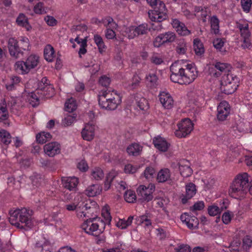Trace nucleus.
<instances>
[{"label": "nucleus", "instance_id": "nucleus-32", "mask_svg": "<svg viewBox=\"0 0 252 252\" xmlns=\"http://www.w3.org/2000/svg\"><path fill=\"white\" fill-rule=\"evenodd\" d=\"M94 22L96 24L102 23L103 25L107 28L116 29L118 26L117 24L114 21L113 19L110 17H106L103 18L101 21H98L95 19Z\"/></svg>", "mask_w": 252, "mask_h": 252}, {"label": "nucleus", "instance_id": "nucleus-59", "mask_svg": "<svg viewBox=\"0 0 252 252\" xmlns=\"http://www.w3.org/2000/svg\"><path fill=\"white\" fill-rule=\"evenodd\" d=\"M252 244V240L249 236H246L243 239L242 247L244 250L247 251L250 249Z\"/></svg>", "mask_w": 252, "mask_h": 252}, {"label": "nucleus", "instance_id": "nucleus-63", "mask_svg": "<svg viewBox=\"0 0 252 252\" xmlns=\"http://www.w3.org/2000/svg\"><path fill=\"white\" fill-rule=\"evenodd\" d=\"M138 169L137 166H134L131 164H127L125 165L124 171L126 173L133 174L135 173Z\"/></svg>", "mask_w": 252, "mask_h": 252}, {"label": "nucleus", "instance_id": "nucleus-39", "mask_svg": "<svg viewBox=\"0 0 252 252\" xmlns=\"http://www.w3.org/2000/svg\"><path fill=\"white\" fill-rule=\"evenodd\" d=\"M52 135L49 132L45 131L41 132L36 134V139L38 143L43 144L47 141L51 140Z\"/></svg>", "mask_w": 252, "mask_h": 252}, {"label": "nucleus", "instance_id": "nucleus-9", "mask_svg": "<svg viewBox=\"0 0 252 252\" xmlns=\"http://www.w3.org/2000/svg\"><path fill=\"white\" fill-rule=\"evenodd\" d=\"M181 71L184 78L185 84H189L192 82L197 76V71L195 65L193 63H187L182 66Z\"/></svg>", "mask_w": 252, "mask_h": 252}, {"label": "nucleus", "instance_id": "nucleus-24", "mask_svg": "<svg viewBox=\"0 0 252 252\" xmlns=\"http://www.w3.org/2000/svg\"><path fill=\"white\" fill-rule=\"evenodd\" d=\"M153 144L155 147L160 152H166L170 146V144L166 140L159 136L153 139Z\"/></svg>", "mask_w": 252, "mask_h": 252}, {"label": "nucleus", "instance_id": "nucleus-61", "mask_svg": "<svg viewBox=\"0 0 252 252\" xmlns=\"http://www.w3.org/2000/svg\"><path fill=\"white\" fill-rule=\"evenodd\" d=\"M208 72L211 76L218 78L220 76V73L218 72L216 65L209 66L208 69Z\"/></svg>", "mask_w": 252, "mask_h": 252}, {"label": "nucleus", "instance_id": "nucleus-23", "mask_svg": "<svg viewBox=\"0 0 252 252\" xmlns=\"http://www.w3.org/2000/svg\"><path fill=\"white\" fill-rule=\"evenodd\" d=\"M62 182L63 187L70 191L75 190L79 182L75 177H63Z\"/></svg>", "mask_w": 252, "mask_h": 252}, {"label": "nucleus", "instance_id": "nucleus-10", "mask_svg": "<svg viewBox=\"0 0 252 252\" xmlns=\"http://www.w3.org/2000/svg\"><path fill=\"white\" fill-rule=\"evenodd\" d=\"M236 27L240 32L242 37L241 47L243 49L250 48L252 46L250 40L251 33L249 29V25L247 23H236Z\"/></svg>", "mask_w": 252, "mask_h": 252}, {"label": "nucleus", "instance_id": "nucleus-13", "mask_svg": "<svg viewBox=\"0 0 252 252\" xmlns=\"http://www.w3.org/2000/svg\"><path fill=\"white\" fill-rule=\"evenodd\" d=\"M148 32L146 24H141L138 27L131 26L125 28V35L129 39H133L141 34H146Z\"/></svg>", "mask_w": 252, "mask_h": 252}, {"label": "nucleus", "instance_id": "nucleus-53", "mask_svg": "<svg viewBox=\"0 0 252 252\" xmlns=\"http://www.w3.org/2000/svg\"><path fill=\"white\" fill-rule=\"evenodd\" d=\"M116 177V173L114 172H111L109 173L104 183V189L105 190H107L110 189L111 182Z\"/></svg>", "mask_w": 252, "mask_h": 252}, {"label": "nucleus", "instance_id": "nucleus-49", "mask_svg": "<svg viewBox=\"0 0 252 252\" xmlns=\"http://www.w3.org/2000/svg\"><path fill=\"white\" fill-rule=\"evenodd\" d=\"M77 105L75 100L73 98L68 99L65 103V109L68 112H71L76 109Z\"/></svg>", "mask_w": 252, "mask_h": 252}, {"label": "nucleus", "instance_id": "nucleus-45", "mask_svg": "<svg viewBox=\"0 0 252 252\" xmlns=\"http://www.w3.org/2000/svg\"><path fill=\"white\" fill-rule=\"evenodd\" d=\"M218 72L220 73V76L222 73L229 72L231 68L229 64L217 62L215 64Z\"/></svg>", "mask_w": 252, "mask_h": 252}, {"label": "nucleus", "instance_id": "nucleus-28", "mask_svg": "<svg viewBox=\"0 0 252 252\" xmlns=\"http://www.w3.org/2000/svg\"><path fill=\"white\" fill-rule=\"evenodd\" d=\"M239 85H235L234 82L230 83L228 82H221V89L225 94H229L233 93L237 89Z\"/></svg>", "mask_w": 252, "mask_h": 252}, {"label": "nucleus", "instance_id": "nucleus-6", "mask_svg": "<svg viewBox=\"0 0 252 252\" xmlns=\"http://www.w3.org/2000/svg\"><path fill=\"white\" fill-rule=\"evenodd\" d=\"M39 63V57L34 54L28 57L25 61H18L15 63L16 70L21 74L28 73L32 69L37 66Z\"/></svg>", "mask_w": 252, "mask_h": 252}, {"label": "nucleus", "instance_id": "nucleus-47", "mask_svg": "<svg viewBox=\"0 0 252 252\" xmlns=\"http://www.w3.org/2000/svg\"><path fill=\"white\" fill-rule=\"evenodd\" d=\"M91 177L95 180H102L104 177V173L101 168L95 167L91 171Z\"/></svg>", "mask_w": 252, "mask_h": 252}, {"label": "nucleus", "instance_id": "nucleus-1", "mask_svg": "<svg viewBox=\"0 0 252 252\" xmlns=\"http://www.w3.org/2000/svg\"><path fill=\"white\" fill-rule=\"evenodd\" d=\"M32 213V210L26 208L10 209L9 211V221L11 225L19 229H31L33 226Z\"/></svg>", "mask_w": 252, "mask_h": 252}, {"label": "nucleus", "instance_id": "nucleus-46", "mask_svg": "<svg viewBox=\"0 0 252 252\" xmlns=\"http://www.w3.org/2000/svg\"><path fill=\"white\" fill-rule=\"evenodd\" d=\"M84 66L89 68V71L92 75L95 74L100 69L99 65L96 63L95 61H91L90 63H86Z\"/></svg>", "mask_w": 252, "mask_h": 252}, {"label": "nucleus", "instance_id": "nucleus-64", "mask_svg": "<svg viewBox=\"0 0 252 252\" xmlns=\"http://www.w3.org/2000/svg\"><path fill=\"white\" fill-rule=\"evenodd\" d=\"M151 61L152 63L158 65L163 63V59L160 55L154 54L151 58Z\"/></svg>", "mask_w": 252, "mask_h": 252}, {"label": "nucleus", "instance_id": "nucleus-38", "mask_svg": "<svg viewBox=\"0 0 252 252\" xmlns=\"http://www.w3.org/2000/svg\"><path fill=\"white\" fill-rule=\"evenodd\" d=\"M133 220V216H129L127 220L119 219L116 223V226L121 229H126L132 224Z\"/></svg>", "mask_w": 252, "mask_h": 252}, {"label": "nucleus", "instance_id": "nucleus-25", "mask_svg": "<svg viewBox=\"0 0 252 252\" xmlns=\"http://www.w3.org/2000/svg\"><path fill=\"white\" fill-rule=\"evenodd\" d=\"M172 25L177 32L181 35H187L190 33V31L185 26V24L181 23L178 19H173L172 21Z\"/></svg>", "mask_w": 252, "mask_h": 252}, {"label": "nucleus", "instance_id": "nucleus-2", "mask_svg": "<svg viewBox=\"0 0 252 252\" xmlns=\"http://www.w3.org/2000/svg\"><path fill=\"white\" fill-rule=\"evenodd\" d=\"M249 176L244 172L235 178L229 189V194L236 199H240L247 193L249 187Z\"/></svg>", "mask_w": 252, "mask_h": 252}, {"label": "nucleus", "instance_id": "nucleus-22", "mask_svg": "<svg viewBox=\"0 0 252 252\" xmlns=\"http://www.w3.org/2000/svg\"><path fill=\"white\" fill-rule=\"evenodd\" d=\"M181 220L190 229H194L198 225V219L194 216H191L188 213H184L180 217Z\"/></svg>", "mask_w": 252, "mask_h": 252}, {"label": "nucleus", "instance_id": "nucleus-40", "mask_svg": "<svg viewBox=\"0 0 252 252\" xmlns=\"http://www.w3.org/2000/svg\"><path fill=\"white\" fill-rule=\"evenodd\" d=\"M181 175L183 177H188L192 173V170L190 167L189 163L186 164H181L179 166Z\"/></svg>", "mask_w": 252, "mask_h": 252}, {"label": "nucleus", "instance_id": "nucleus-15", "mask_svg": "<svg viewBox=\"0 0 252 252\" xmlns=\"http://www.w3.org/2000/svg\"><path fill=\"white\" fill-rule=\"evenodd\" d=\"M175 39L176 35L174 32H166L160 34L156 37L154 41V45L155 47H159L164 44L174 41Z\"/></svg>", "mask_w": 252, "mask_h": 252}, {"label": "nucleus", "instance_id": "nucleus-18", "mask_svg": "<svg viewBox=\"0 0 252 252\" xmlns=\"http://www.w3.org/2000/svg\"><path fill=\"white\" fill-rule=\"evenodd\" d=\"M95 127V125L92 123L86 124L81 131L82 138L87 141H92L94 137Z\"/></svg>", "mask_w": 252, "mask_h": 252}, {"label": "nucleus", "instance_id": "nucleus-56", "mask_svg": "<svg viewBox=\"0 0 252 252\" xmlns=\"http://www.w3.org/2000/svg\"><path fill=\"white\" fill-rule=\"evenodd\" d=\"M204 11L202 7L196 6L194 8V15L197 17L199 20L205 22Z\"/></svg>", "mask_w": 252, "mask_h": 252}, {"label": "nucleus", "instance_id": "nucleus-34", "mask_svg": "<svg viewBox=\"0 0 252 252\" xmlns=\"http://www.w3.org/2000/svg\"><path fill=\"white\" fill-rule=\"evenodd\" d=\"M44 56L45 59L51 62L55 58V51L54 48L50 44L47 45L44 50Z\"/></svg>", "mask_w": 252, "mask_h": 252}, {"label": "nucleus", "instance_id": "nucleus-30", "mask_svg": "<svg viewBox=\"0 0 252 252\" xmlns=\"http://www.w3.org/2000/svg\"><path fill=\"white\" fill-rule=\"evenodd\" d=\"M102 189L98 184H93L89 186L86 189V193L89 196H95L99 194Z\"/></svg>", "mask_w": 252, "mask_h": 252}, {"label": "nucleus", "instance_id": "nucleus-36", "mask_svg": "<svg viewBox=\"0 0 252 252\" xmlns=\"http://www.w3.org/2000/svg\"><path fill=\"white\" fill-rule=\"evenodd\" d=\"M94 40L98 47L99 52L100 53L104 52L106 50V46L102 37L97 34H95L94 36Z\"/></svg>", "mask_w": 252, "mask_h": 252}, {"label": "nucleus", "instance_id": "nucleus-50", "mask_svg": "<svg viewBox=\"0 0 252 252\" xmlns=\"http://www.w3.org/2000/svg\"><path fill=\"white\" fill-rule=\"evenodd\" d=\"M225 42V38H217L213 41V46L218 51L225 52L226 51H222V49Z\"/></svg>", "mask_w": 252, "mask_h": 252}, {"label": "nucleus", "instance_id": "nucleus-7", "mask_svg": "<svg viewBox=\"0 0 252 252\" xmlns=\"http://www.w3.org/2000/svg\"><path fill=\"white\" fill-rule=\"evenodd\" d=\"M84 202H79L77 204L75 203L67 204L66 209L69 211L76 210L77 215L79 218H90L94 208L88 206Z\"/></svg>", "mask_w": 252, "mask_h": 252}, {"label": "nucleus", "instance_id": "nucleus-11", "mask_svg": "<svg viewBox=\"0 0 252 252\" xmlns=\"http://www.w3.org/2000/svg\"><path fill=\"white\" fill-rule=\"evenodd\" d=\"M155 189L154 184H150L147 187L140 185L137 189V195L142 201L149 202L153 198V193Z\"/></svg>", "mask_w": 252, "mask_h": 252}, {"label": "nucleus", "instance_id": "nucleus-42", "mask_svg": "<svg viewBox=\"0 0 252 252\" xmlns=\"http://www.w3.org/2000/svg\"><path fill=\"white\" fill-rule=\"evenodd\" d=\"M0 140L5 145L9 144L11 142L10 133L4 129L0 130Z\"/></svg>", "mask_w": 252, "mask_h": 252}, {"label": "nucleus", "instance_id": "nucleus-48", "mask_svg": "<svg viewBox=\"0 0 252 252\" xmlns=\"http://www.w3.org/2000/svg\"><path fill=\"white\" fill-rule=\"evenodd\" d=\"M101 215L104 218L105 221L104 222L105 223V224L106 223L109 224L112 218L110 215V208L108 205H106L102 208L101 210Z\"/></svg>", "mask_w": 252, "mask_h": 252}, {"label": "nucleus", "instance_id": "nucleus-21", "mask_svg": "<svg viewBox=\"0 0 252 252\" xmlns=\"http://www.w3.org/2000/svg\"><path fill=\"white\" fill-rule=\"evenodd\" d=\"M210 24V31L208 33L207 36L211 38V35H215L216 36L219 35L220 34V20L216 15H214L210 17L209 20Z\"/></svg>", "mask_w": 252, "mask_h": 252}, {"label": "nucleus", "instance_id": "nucleus-51", "mask_svg": "<svg viewBox=\"0 0 252 252\" xmlns=\"http://www.w3.org/2000/svg\"><path fill=\"white\" fill-rule=\"evenodd\" d=\"M76 115H67L62 120V124L64 126H70L76 121Z\"/></svg>", "mask_w": 252, "mask_h": 252}, {"label": "nucleus", "instance_id": "nucleus-55", "mask_svg": "<svg viewBox=\"0 0 252 252\" xmlns=\"http://www.w3.org/2000/svg\"><path fill=\"white\" fill-rule=\"evenodd\" d=\"M187 50V43L183 40L180 41L176 47L177 53L180 55H184L186 53Z\"/></svg>", "mask_w": 252, "mask_h": 252}, {"label": "nucleus", "instance_id": "nucleus-12", "mask_svg": "<svg viewBox=\"0 0 252 252\" xmlns=\"http://www.w3.org/2000/svg\"><path fill=\"white\" fill-rule=\"evenodd\" d=\"M36 93L41 97H49L54 94V90L52 86L48 82L46 77H43L38 82Z\"/></svg>", "mask_w": 252, "mask_h": 252}, {"label": "nucleus", "instance_id": "nucleus-27", "mask_svg": "<svg viewBox=\"0 0 252 252\" xmlns=\"http://www.w3.org/2000/svg\"><path fill=\"white\" fill-rule=\"evenodd\" d=\"M52 250L51 243L47 240L37 242L34 246L35 252H51Z\"/></svg>", "mask_w": 252, "mask_h": 252}, {"label": "nucleus", "instance_id": "nucleus-54", "mask_svg": "<svg viewBox=\"0 0 252 252\" xmlns=\"http://www.w3.org/2000/svg\"><path fill=\"white\" fill-rule=\"evenodd\" d=\"M125 200L128 203H133L136 199L135 192L131 190H127L124 195Z\"/></svg>", "mask_w": 252, "mask_h": 252}, {"label": "nucleus", "instance_id": "nucleus-43", "mask_svg": "<svg viewBox=\"0 0 252 252\" xmlns=\"http://www.w3.org/2000/svg\"><path fill=\"white\" fill-rule=\"evenodd\" d=\"M140 81V77L137 75H134L131 81L126 84V87L129 90H134L139 86Z\"/></svg>", "mask_w": 252, "mask_h": 252}, {"label": "nucleus", "instance_id": "nucleus-5", "mask_svg": "<svg viewBox=\"0 0 252 252\" xmlns=\"http://www.w3.org/2000/svg\"><path fill=\"white\" fill-rule=\"evenodd\" d=\"M81 227L86 233L98 236L103 232L105 223L99 218H89L82 223Z\"/></svg>", "mask_w": 252, "mask_h": 252}, {"label": "nucleus", "instance_id": "nucleus-3", "mask_svg": "<svg viewBox=\"0 0 252 252\" xmlns=\"http://www.w3.org/2000/svg\"><path fill=\"white\" fill-rule=\"evenodd\" d=\"M121 102V98L116 91H105L98 95V104L102 108L114 110Z\"/></svg>", "mask_w": 252, "mask_h": 252}, {"label": "nucleus", "instance_id": "nucleus-4", "mask_svg": "<svg viewBox=\"0 0 252 252\" xmlns=\"http://www.w3.org/2000/svg\"><path fill=\"white\" fill-rule=\"evenodd\" d=\"M166 12L165 5L162 1H159V7H154V10L149 11L150 19L155 22L152 26L154 30L160 31L163 29L161 22L167 18Z\"/></svg>", "mask_w": 252, "mask_h": 252}, {"label": "nucleus", "instance_id": "nucleus-35", "mask_svg": "<svg viewBox=\"0 0 252 252\" xmlns=\"http://www.w3.org/2000/svg\"><path fill=\"white\" fill-rule=\"evenodd\" d=\"M193 49L195 54L197 56L202 55L205 51L204 44L198 38H195L193 40Z\"/></svg>", "mask_w": 252, "mask_h": 252}, {"label": "nucleus", "instance_id": "nucleus-17", "mask_svg": "<svg viewBox=\"0 0 252 252\" xmlns=\"http://www.w3.org/2000/svg\"><path fill=\"white\" fill-rule=\"evenodd\" d=\"M45 154L49 157H54L61 153V146L57 142H51L46 144L43 147Z\"/></svg>", "mask_w": 252, "mask_h": 252}, {"label": "nucleus", "instance_id": "nucleus-33", "mask_svg": "<svg viewBox=\"0 0 252 252\" xmlns=\"http://www.w3.org/2000/svg\"><path fill=\"white\" fill-rule=\"evenodd\" d=\"M146 82L151 88H155L158 84V78L155 73H149L146 77Z\"/></svg>", "mask_w": 252, "mask_h": 252}, {"label": "nucleus", "instance_id": "nucleus-62", "mask_svg": "<svg viewBox=\"0 0 252 252\" xmlns=\"http://www.w3.org/2000/svg\"><path fill=\"white\" fill-rule=\"evenodd\" d=\"M208 212L210 216H215L220 213V210L218 206L213 205L208 207Z\"/></svg>", "mask_w": 252, "mask_h": 252}, {"label": "nucleus", "instance_id": "nucleus-44", "mask_svg": "<svg viewBox=\"0 0 252 252\" xmlns=\"http://www.w3.org/2000/svg\"><path fill=\"white\" fill-rule=\"evenodd\" d=\"M221 81L224 82H228L230 83L234 82L235 85H239V79L236 75L229 72L226 74L224 75Z\"/></svg>", "mask_w": 252, "mask_h": 252}, {"label": "nucleus", "instance_id": "nucleus-29", "mask_svg": "<svg viewBox=\"0 0 252 252\" xmlns=\"http://www.w3.org/2000/svg\"><path fill=\"white\" fill-rule=\"evenodd\" d=\"M16 23L20 27L25 28L27 31H30L32 27L30 25L28 19L23 13H20L16 18Z\"/></svg>", "mask_w": 252, "mask_h": 252}, {"label": "nucleus", "instance_id": "nucleus-20", "mask_svg": "<svg viewBox=\"0 0 252 252\" xmlns=\"http://www.w3.org/2000/svg\"><path fill=\"white\" fill-rule=\"evenodd\" d=\"M7 45L10 56L17 59L20 53V48L17 39L14 37L9 38L7 41Z\"/></svg>", "mask_w": 252, "mask_h": 252}, {"label": "nucleus", "instance_id": "nucleus-31", "mask_svg": "<svg viewBox=\"0 0 252 252\" xmlns=\"http://www.w3.org/2000/svg\"><path fill=\"white\" fill-rule=\"evenodd\" d=\"M142 150V147L137 143H132L126 148V151L128 155L133 156L139 155Z\"/></svg>", "mask_w": 252, "mask_h": 252}, {"label": "nucleus", "instance_id": "nucleus-37", "mask_svg": "<svg viewBox=\"0 0 252 252\" xmlns=\"http://www.w3.org/2000/svg\"><path fill=\"white\" fill-rule=\"evenodd\" d=\"M38 94L36 93V92H31L29 93L28 95V100L30 103V104L33 107H35L37 106L39 103V98H43L44 97H41L39 95L37 96Z\"/></svg>", "mask_w": 252, "mask_h": 252}, {"label": "nucleus", "instance_id": "nucleus-41", "mask_svg": "<svg viewBox=\"0 0 252 252\" xmlns=\"http://www.w3.org/2000/svg\"><path fill=\"white\" fill-rule=\"evenodd\" d=\"M186 196L187 199L192 197L196 192V189L195 185L192 183L188 184L186 186Z\"/></svg>", "mask_w": 252, "mask_h": 252}, {"label": "nucleus", "instance_id": "nucleus-14", "mask_svg": "<svg viewBox=\"0 0 252 252\" xmlns=\"http://www.w3.org/2000/svg\"><path fill=\"white\" fill-rule=\"evenodd\" d=\"M170 71L171 72L170 79L172 82L180 84H185L180 64L178 63H173L170 66Z\"/></svg>", "mask_w": 252, "mask_h": 252}, {"label": "nucleus", "instance_id": "nucleus-19", "mask_svg": "<svg viewBox=\"0 0 252 252\" xmlns=\"http://www.w3.org/2000/svg\"><path fill=\"white\" fill-rule=\"evenodd\" d=\"M158 97L161 104L164 108L169 109L173 107L174 100L169 93L162 92L159 94Z\"/></svg>", "mask_w": 252, "mask_h": 252}, {"label": "nucleus", "instance_id": "nucleus-8", "mask_svg": "<svg viewBox=\"0 0 252 252\" xmlns=\"http://www.w3.org/2000/svg\"><path fill=\"white\" fill-rule=\"evenodd\" d=\"M178 129L175 132V135L178 138L185 137L189 135L193 129V124L188 118L182 120L178 125Z\"/></svg>", "mask_w": 252, "mask_h": 252}, {"label": "nucleus", "instance_id": "nucleus-26", "mask_svg": "<svg viewBox=\"0 0 252 252\" xmlns=\"http://www.w3.org/2000/svg\"><path fill=\"white\" fill-rule=\"evenodd\" d=\"M172 173L167 168L161 169L158 173L157 180L158 183H164L171 181Z\"/></svg>", "mask_w": 252, "mask_h": 252}, {"label": "nucleus", "instance_id": "nucleus-58", "mask_svg": "<svg viewBox=\"0 0 252 252\" xmlns=\"http://www.w3.org/2000/svg\"><path fill=\"white\" fill-rule=\"evenodd\" d=\"M19 40L21 46V48L24 50H28L30 46L29 39L25 36H21Z\"/></svg>", "mask_w": 252, "mask_h": 252}, {"label": "nucleus", "instance_id": "nucleus-57", "mask_svg": "<svg viewBox=\"0 0 252 252\" xmlns=\"http://www.w3.org/2000/svg\"><path fill=\"white\" fill-rule=\"evenodd\" d=\"M136 103L140 110L146 111L149 108L148 101L145 98H141Z\"/></svg>", "mask_w": 252, "mask_h": 252}, {"label": "nucleus", "instance_id": "nucleus-16", "mask_svg": "<svg viewBox=\"0 0 252 252\" xmlns=\"http://www.w3.org/2000/svg\"><path fill=\"white\" fill-rule=\"evenodd\" d=\"M230 112V107L226 101L220 103L217 107V117L219 121H224L227 119Z\"/></svg>", "mask_w": 252, "mask_h": 252}, {"label": "nucleus", "instance_id": "nucleus-60", "mask_svg": "<svg viewBox=\"0 0 252 252\" xmlns=\"http://www.w3.org/2000/svg\"><path fill=\"white\" fill-rule=\"evenodd\" d=\"M33 11L36 14H42L45 12L43 3L41 2H38L33 7Z\"/></svg>", "mask_w": 252, "mask_h": 252}, {"label": "nucleus", "instance_id": "nucleus-52", "mask_svg": "<svg viewBox=\"0 0 252 252\" xmlns=\"http://www.w3.org/2000/svg\"><path fill=\"white\" fill-rule=\"evenodd\" d=\"M0 108V120L1 121L5 120L7 119L8 112L6 108V102L3 100L1 103Z\"/></svg>", "mask_w": 252, "mask_h": 252}]
</instances>
